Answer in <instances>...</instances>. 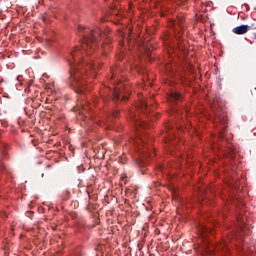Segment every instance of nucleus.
Instances as JSON below:
<instances>
[{
    "mask_svg": "<svg viewBox=\"0 0 256 256\" xmlns=\"http://www.w3.org/2000/svg\"><path fill=\"white\" fill-rule=\"evenodd\" d=\"M143 107H147V103L146 102L142 103V109H143Z\"/></svg>",
    "mask_w": 256,
    "mask_h": 256,
    "instance_id": "obj_10",
    "label": "nucleus"
},
{
    "mask_svg": "<svg viewBox=\"0 0 256 256\" xmlns=\"http://www.w3.org/2000/svg\"><path fill=\"white\" fill-rule=\"evenodd\" d=\"M0 155L5 156V155H7V152L6 151H0Z\"/></svg>",
    "mask_w": 256,
    "mask_h": 256,
    "instance_id": "obj_9",
    "label": "nucleus"
},
{
    "mask_svg": "<svg viewBox=\"0 0 256 256\" xmlns=\"http://www.w3.org/2000/svg\"><path fill=\"white\" fill-rule=\"evenodd\" d=\"M227 242H223V243H221L220 245H218L217 247H216V251H219V249H225V250H227Z\"/></svg>",
    "mask_w": 256,
    "mask_h": 256,
    "instance_id": "obj_4",
    "label": "nucleus"
},
{
    "mask_svg": "<svg viewBox=\"0 0 256 256\" xmlns=\"http://www.w3.org/2000/svg\"><path fill=\"white\" fill-rule=\"evenodd\" d=\"M120 35H121V37H123V35H125L123 32H120Z\"/></svg>",
    "mask_w": 256,
    "mask_h": 256,
    "instance_id": "obj_13",
    "label": "nucleus"
},
{
    "mask_svg": "<svg viewBox=\"0 0 256 256\" xmlns=\"http://www.w3.org/2000/svg\"><path fill=\"white\" fill-rule=\"evenodd\" d=\"M117 115H119V110H116V111H114V112L112 113V116H113V117H117Z\"/></svg>",
    "mask_w": 256,
    "mask_h": 256,
    "instance_id": "obj_6",
    "label": "nucleus"
},
{
    "mask_svg": "<svg viewBox=\"0 0 256 256\" xmlns=\"http://www.w3.org/2000/svg\"><path fill=\"white\" fill-rule=\"evenodd\" d=\"M123 101L127 99V96H122Z\"/></svg>",
    "mask_w": 256,
    "mask_h": 256,
    "instance_id": "obj_11",
    "label": "nucleus"
},
{
    "mask_svg": "<svg viewBox=\"0 0 256 256\" xmlns=\"http://www.w3.org/2000/svg\"><path fill=\"white\" fill-rule=\"evenodd\" d=\"M179 99H181V94H179L177 92H172L168 96V101H179Z\"/></svg>",
    "mask_w": 256,
    "mask_h": 256,
    "instance_id": "obj_3",
    "label": "nucleus"
},
{
    "mask_svg": "<svg viewBox=\"0 0 256 256\" xmlns=\"http://www.w3.org/2000/svg\"><path fill=\"white\" fill-rule=\"evenodd\" d=\"M64 195H65L64 199H69V192L68 191L64 192Z\"/></svg>",
    "mask_w": 256,
    "mask_h": 256,
    "instance_id": "obj_7",
    "label": "nucleus"
},
{
    "mask_svg": "<svg viewBox=\"0 0 256 256\" xmlns=\"http://www.w3.org/2000/svg\"><path fill=\"white\" fill-rule=\"evenodd\" d=\"M78 31L82 33L83 40L81 48H75V50L71 53L73 59L75 57H80L83 53L86 55H90L91 49L101 41V29L97 28L94 31H91L89 28H85L84 26H78Z\"/></svg>",
    "mask_w": 256,
    "mask_h": 256,
    "instance_id": "obj_1",
    "label": "nucleus"
},
{
    "mask_svg": "<svg viewBox=\"0 0 256 256\" xmlns=\"http://www.w3.org/2000/svg\"><path fill=\"white\" fill-rule=\"evenodd\" d=\"M90 69H91L92 71H95V64H91V65H90Z\"/></svg>",
    "mask_w": 256,
    "mask_h": 256,
    "instance_id": "obj_8",
    "label": "nucleus"
},
{
    "mask_svg": "<svg viewBox=\"0 0 256 256\" xmlns=\"http://www.w3.org/2000/svg\"><path fill=\"white\" fill-rule=\"evenodd\" d=\"M119 97H121V92H119V90H115V92H114V100L115 99H119Z\"/></svg>",
    "mask_w": 256,
    "mask_h": 256,
    "instance_id": "obj_5",
    "label": "nucleus"
},
{
    "mask_svg": "<svg viewBox=\"0 0 256 256\" xmlns=\"http://www.w3.org/2000/svg\"><path fill=\"white\" fill-rule=\"evenodd\" d=\"M70 75H71V77H73V75H74L73 71L70 72Z\"/></svg>",
    "mask_w": 256,
    "mask_h": 256,
    "instance_id": "obj_12",
    "label": "nucleus"
},
{
    "mask_svg": "<svg viewBox=\"0 0 256 256\" xmlns=\"http://www.w3.org/2000/svg\"><path fill=\"white\" fill-rule=\"evenodd\" d=\"M251 29L249 25H241L233 28L232 32L235 33V35H245Z\"/></svg>",
    "mask_w": 256,
    "mask_h": 256,
    "instance_id": "obj_2",
    "label": "nucleus"
},
{
    "mask_svg": "<svg viewBox=\"0 0 256 256\" xmlns=\"http://www.w3.org/2000/svg\"><path fill=\"white\" fill-rule=\"evenodd\" d=\"M83 92V90H79V93H82Z\"/></svg>",
    "mask_w": 256,
    "mask_h": 256,
    "instance_id": "obj_16",
    "label": "nucleus"
},
{
    "mask_svg": "<svg viewBox=\"0 0 256 256\" xmlns=\"http://www.w3.org/2000/svg\"><path fill=\"white\" fill-rule=\"evenodd\" d=\"M180 23H183V19L180 20Z\"/></svg>",
    "mask_w": 256,
    "mask_h": 256,
    "instance_id": "obj_15",
    "label": "nucleus"
},
{
    "mask_svg": "<svg viewBox=\"0 0 256 256\" xmlns=\"http://www.w3.org/2000/svg\"><path fill=\"white\" fill-rule=\"evenodd\" d=\"M102 48L105 50V49H106V48H105V45H103Z\"/></svg>",
    "mask_w": 256,
    "mask_h": 256,
    "instance_id": "obj_14",
    "label": "nucleus"
},
{
    "mask_svg": "<svg viewBox=\"0 0 256 256\" xmlns=\"http://www.w3.org/2000/svg\"><path fill=\"white\" fill-rule=\"evenodd\" d=\"M1 165H3V164L0 163V167H1Z\"/></svg>",
    "mask_w": 256,
    "mask_h": 256,
    "instance_id": "obj_17",
    "label": "nucleus"
}]
</instances>
